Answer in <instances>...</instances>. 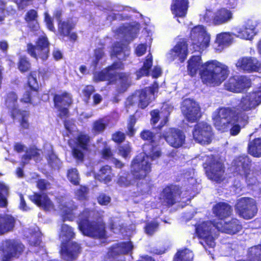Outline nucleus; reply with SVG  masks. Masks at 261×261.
Returning a JSON list of instances; mask_svg holds the SVG:
<instances>
[{
	"mask_svg": "<svg viewBox=\"0 0 261 261\" xmlns=\"http://www.w3.org/2000/svg\"><path fill=\"white\" fill-rule=\"evenodd\" d=\"M187 72L191 77H195L199 72L203 84L209 86H218L228 77V67L214 60L202 63L200 55H193L188 61Z\"/></svg>",
	"mask_w": 261,
	"mask_h": 261,
	"instance_id": "nucleus-1",
	"label": "nucleus"
},
{
	"mask_svg": "<svg viewBox=\"0 0 261 261\" xmlns=\"http://www.w3.org/2000/svg\"><path fill=\"white\" fill-rule=\"evenodd\" d=\"M216 128L221 133L229 132L231 136L238 135L241 128L249 122V116L246 113L237 112L234 107H221L216 111L213 118Z\"/></svg>",
	"mask_w": 261,
	"mask_h": 261,
	"instance_id": "nucleus-2",
	"label": "nucleus"
},
{
	"mask_svg": "<svg viewBox=\"0 0 261 261\" xmlns=\"http://www.w3.org/2000/svg\"><path fill=\"white\" fill-rule=\"evenodd\" d=\"M17 68L21 73L29 72L27 76V85L29 87L22 94L20 101L23 104L36 105V99L39 97V87L36 77V70H31L32 64L25 55L20 56L17 63Z\"/></svg>",
	"mask_w": 261,
	"mask_h": 261,
	"instance_id": "nucleus-3",
	"label": "nucleus"
},
{
	"mask_svg": "<svg viewBox=\"0 0 261 261\" xmlns=\"http://www.w3.org/2000/svg\"><path fill=\"white\" fill-rule=\"evenodd\" d=\"M91 211L85 208L79 216L77 223L83 234L93 238L103 239L106 236V224L100 221H90Z\"/></svg>",
	"mask_w": 261,
	"mask_h": 261,
	"instance_id": "nucleus-4",
	"label": "nucleus"
},
{
	"mask_svg": "<svg viewBox=\"0 0 261 261\" xmlns=\"http://www.w3.org/2000/svg\"><path fill=\"white\" fill-rule=\"evenodd\" d=\"M205 174L208 179L217 183H221L224 179L225 165L213 154L207 156L205 162L203 163Z\"/></svg>",
	"mask_w": 261,
	"mask_h": 261,
	"instance_id": "nucleus-5",
	"label": "nucleus"
},
{
	"mask_svg": "<svg viewBox=\"0 0 261 261\" xmlns=\"http://www.w3.org/2000/svg\"><path fill=\"white\" fill-rule=\"evenodd\" d=\"M50 43L46 35H41L38 37L35 44L28 43L27 44V53L36 60L39 59L42 61L47 60L50 53Z\"/></svg>",
	"mask_w": 261,
	"mask_h": 261,
	"instance_id": "nucleus-6",
	"label": "nucleus"
},
{
	"mask_svg": "<svg viewBox=\"0 0 261 261\" xmlns=\"http://www.w3.org/2000/svg\"><path fill=\"white\" fill-rule=\"evenodd\" d=\"M24 246L15 239H6L0 244V251L3 253L0 261H12L18 258L23 253Z\"/></svg>",
	"mask_w": 261,
	"mask_h": 261,
	"instance_id": "nucleus-7",
	"label": "nucleus"
},
{
	"mask_svg": "<svg viewBox=\"0 0 261 261\" xmlns=\"http://www.w3.org/2000/svg\"><path fill=\"white\" fill-rule=\"evenodd\" d=\"M180 109L181 114L188 122H196L202 116L199 105L190 98H185L182 101Z\"/></svg>",
	"mask_w": 261,
	"mask_h": 261,
	"instance_id": "nucleus-8",
	"label": "nucleus"
},
{
	"mask_svg": "<svg viewBox=\"0 0 261 261\" xmlns=\"http://www.w3.org/2000/svg\"><path fill=\"white\" fill-rule=\"evenodd\" d=\"M124 61L118 60L113 62L111 65L103 70L94 74V80L95 82L108 81V84L113 85L117 82V73L111 72V71L123 70L124 68Z\"/></svg>",
	"mask_w": 261,
	"mask_h": 261,
	"instance_id": "nucleus-9",
	"label": "nucleus"
},
{
	"mask_svg": "<svg viewBox=\"0 0 261 261\" xmlns=\"http://www.w3.org/2000/svg\"><path fill=\"white\" fill-rule=\"evenodd\" d=\"M53 101L54 107L59 111L60 118H66L69 116V108L73 103L71 94L66 91L53 95Z\"/></svg>",
	"mask_w": 261,
	"mask_h": 261,
	"instance_id": "nucleus-10",
	"label": "nucleus"
},
{
	"mask_svg": "<svg viewBox=\"0 0 261 261\" xmlns=\"http://www.w3.org/2000/svg\"><path fill=\"white\" fill-rule=\"evenodd\" d=\"M235 210L239 216L246 220L254 217L258 210L256 201L252 198L245 197L238 200Z\"/></svg>",
	"mask_w": 261,
	"mask_h": 261,
	"instance_id": "nucleus-11",
	"label": "nucleus"
},
{
	"mask_svg": "<svg viewBox=\"0 0 261 261\" xmlns=\"http://www.w3.org/2000/svg\"><path fill=\"white\" fill-rule=\"evenodd\" d=\"M134 245L130 241L115 243L109 248L103 257L102 261H120L118 256L121 254H128L132 251Z\"/></svg>",
	"mask_w": 261,
	"mask_h": 261,
	"instance_id": "nucleus-12",
	"label": "nucleus"
},
{
	"mask_svg": "<svg viewBox=\"0 0 261 261\" xmlns=\"http://www.w3.org/2000/svg\"><path fill=\"white\" fill-rule=\"evenodd\" d=\"M151 171V164L145 157L136 156L132 161L130 172L135 180L145 178Z\"/></svg>",
	"mask_w": 261,
	"mask_h": 261,
	"instance_id": "nucleus-13",
	"label": "nucleus"
},
{
	"mask_svg": "<svg viewBox=\"0 0 261 261\" xmlns=\"http://www.w3.org/2000/svg\"><path fill=\"white\" fill-rule=\"evenodd\" d=\"M90 137L89 135L80 133L75 138V146L72 148L73 157L80 162L84 160V153L83 151H88L90 147Z\"/></svg>",
	"mask_w": 261,
	"mask_h": 261,
	"instance_id": "nucleus-14",
	"label": "nucleus"
},
{
	"mask_svg": "<svg viewBox=\"0 0 261 261\" xmlns=\"http://www.w3.org/2000/svg\"><path fill=\"white\" fill-rule=\"evenodd\" d=\"M182 193L179 185L169 184L165 187L161 193V199L168 207L174 205Z\"/></svg>",
	"mask_w": 261,
	"mask_h": 261,
	"instance_id": "nucleus-15",
	"label": "nucleus"
},
{
	"mask_svg": "<svg viewBox=\"0 0 261 261\" xmlns=\"http://www.w3.org/2000/svg\"><path fill=\"white\" fill-rule=\"evenodd\" d=\"M192 134L194 140L201 144L210 143L213 136L212 126L204 122L195 125Z\"/></svg>",
	"mask_w": 261,
	"mask_h": 261,
	"instance_id": "nucleus-16",
	"label": "nucleus"
},
{
	"mask_svg": "<svg viewBox=\"0 0 261 261\" xmlns=\"http://www.w3.org/2000/svg\"><path fill=\"white\" fill-rule=\"evenodd\" d=\"M261 103V91L250 92L243 96L238 104L239 112L249 111L255 108Z\"/></svg>",
	"mask_w": 261,
	"mask_h": 261,
	"instance_id": "nucleus-17",
	"label": "nucleus"
},
{
	"mask_svg": "<svg viewBox=\"0 0 261 261\" xmlns=\"http://www.w3.org/2000/svg\"><path fill=\"white\" fill-rule=\"evenodd\" d=\"M81 245L76 242L61 243L59 253L63 259L65 261H74L81 253Z\"/></svg>",
	"mask_w": 261,
	"mask_h": 261,
	"instance_id": "nucleus-18",
	"label": "nucleus"
},
{
	"mask_svg": "<svg viewBox=\"0 0 261 261\" xmlns=\"http://www.w3.org/2000/svg\"><path fill=\"white\" fill-rule=\"evenodd\" d=\"M163 138L172 147L178 148L185 142V135L182 130L173 127L169 128L163 134Z\"/></svg>",
	"mask_w": 261,
	"mask_h": 261,
	"instance_id": "nucleus-19",
	"label": "nucleus"
},
{
	"mask_svg": "<svg viewBox=\"0 0 261 261\" xmlns=\"http://www.w3.org/2000/svg\"><path fill=\"white\" fill-rule=\"evenodd\" d=\"M251 161L248 155L239 156L236 161V170L237 174L244 178L247 182H251L252 177L250 169Z\"/></svg>",
	"mask_w": 261,
	"mask_h": 261,
	"instance_id": "nucleus-20",
	"label": "nucleus"
},
{
	"mask_svg": "<svg viewBox=\"0 0 261 261\" xmlns=\"http://www.w3.org/2000/svg\"><path fill=\"white\" fill-rule=\"evenodd\" d=\"M196 233L198 238L202 239L200 243L205 248H214L215 242L212 236L211 228L206 223L203 222L196 226Z\"/></svg>",
	"mask_w": 261,
	"mask_h": 261,
	"instance_id": "nucleus-21",
	"label": "nucleus"
},
{
	"mask_svg": "<svg viewBox=\"0 0 261 261\" xmlns=\"http://www.w3.org/2000/svg\"><path fill=\"white\" fill-rule=\"evenodd\" d=\"M236 67L248 73L258 72L261 70V62L254 57H245L239 59Z\"/></svg>",
	"mask_w": 261,
	"mask_h": 261,
	"instance_id": "nucleus-22",
	"label": "nucleus"
},
{
	"mask_svg": "<svg viewBox=\"0 0 261 261\" xmlns=\"http://www.w3.org/2000/svg\"><path fill=\"white\" fill-rule=\"evenodd\" d=\"M215 226L219 231L230 235L239 232L243 228L242 222L236 218H232L223 223L220 222H217Z\"/></svg>",
	"mask_w": 261,
	"mask_h": 261,
	"instance_id": "nucleus-23",
	"label": "nucleus"
},
{
	"mask_svg": "<svg viewBox=\"0 0 261 261\" xmlns=\"http://www.w3.org/2000/svg\"><path fill=\"white\" fill-rule=\"evenodd\" d=\"M170 54L173 60L177 59L180 63H183L189 54L188 39L185 38L179 39L170 50Z\"/></svg>",
	"mask_w": 261,
	"mask_h": 261,
	"instance_id": "nucleus-24",
	"label": "nucleus"
},
{
	"mask_svg": "<svg viewBox=\"0 0 261 261\" xmlns=\"http://www.w3.org/2000/svg\"><path fill=\"white\" fill-rule=\"evenodd\" d=\"M74 27L75 23L71 19L60 21L58 23V34L62 38L68 37L69 39L74 42L77 38V36L75 32L71 33Z\"/></svg>",
	"mask_w": 261,
	"mask_h": 261,
	"instance_id": "nucleus-25",
	"label": "nucleus"
},
{
	"mask_svg": "<svg viewBox=\"0 0 261 261\" xmlns=\"http://www.w3.org/2000/svg\"><path fill=\"white\" fill-rule=\"evenodd\" d=\"M16 219L11 214H0V235L2 236L14 230Z\"/></svg>",
	"mask_w": 261,
	"mask_h": 261,
	"instance_id": "nucleus-26",
	"label": "nucleus"
},
{
	"mask_svg": "<svg viewBox=\"0 0 261 261\" xmlns=\"http://www.w3.org/2000/svg\"><path fill=\"white\" fill-rule=\"evenodd\" d=\"M170 113L168 109L166 108L163 109V106L161 108V111L158 109H154L151 111L150 112L151 124L153 125L156 124L160 118V115H161L162 119L158 126L159 129H161L168 122Z\"/></svg>",
	"mask_w": 261,
	"mask_h": 261,
	"instance_id": "nucleus-27",
	"label": "nucleus"
},
{
	"mask_svg": "<svg viewBox=\"0 0 261 261\" xmlns=\"http://www.w3.org/2000/svg\"><path fill=\"white\" fill-rule=\"evenodd\" d=\"M232 208L228 203L219 202L213 207V213L219 220H222L232 214Z\"/></svg>",
	"mask_w": 261,
	"mask_h": 261,
	"instance_id": "nucleus-28",
	"label": "nucleus"
},
{
	"mask_svg": "<svg viewBox=\"0 0 261 261\" xmlns=\"http://www.w3.org/2000/svg\"><path fill=\"white\" fill-rule=\"evenodd\" d=\"M130 55V49L122 43L115 42L111 47L110 56L111 58H117L118 60L126 61Z\"/></svg>",
	"mask_w": 261,
	"mask_h": 261,
	"instance_id": "nucleus-29",
	"label": "nucleus"
},
{
	"mask_svg": "<svg viewBox=\"0 0 261 261\" xmlns=\"http://www.w3.org/2000/svg\"><path fill=\"white\" fill-rule=\"evenodd\" d=\"M30 200L38 206L42 207L45 211H48L53 207V204L48 196L45 194L34 192L29 196Z\"/></svg>",
	"mask_w": 261,
	"mask_h": 261,
	"instance_id": "nucleus-30",
	"label": "nucleus"
},
{
	"mask_svg": "<svg viewBox=\"0 0 261 261\" xmlns=\"http://www.w3.org/2000/svg\"><path fill=\"white\" fill-rule=\"evenodd\" d=\"M233 19L232 12L225 7L220 8L215 11V25L226 24Z\"/></svg>",
	"mask_w": 261,
	"mask_h": 261,
	"instance_id": "nucleus-31",
	"label": "nucleus"
},
{
	"mask_svg": "<svg viewBox=\"0 0 261 261\" xmlns=\"http://www.w3.org/2000/svg\"><path fill=\"white\" fill-rule=\"evenodd\" d=\"M188 7V0H174L171 5V10L175 17H184L187 15Z\"/></svg>",
	"mask_w": 261,
	"mask_h": 261,
	"instance_id": "nucleus-32",
	"label": "nucleus"
},
{
	"mask_svg": "<svg viewBox=\"0 0 261 261\" xmlns=\"http://www.w3.org/2000/svg\"><path fill=\"white\" fill-rule=\"evenodd\" d=\"M32 159L36 162H40L42 159L40 149L35 146H30L25 151V153L21 157V164L23 166L28 164Z\"/></svg>",
	"mask_w": 261,
	"mask_h": 261,
	"instance_id": "nucleus-33",
	"label": "nucleus"
},
{
	"mask_svg": "<svg viewBox=\"0 0 261 261\" xmlns=\"http://www.w3.org/2000/svg\"><path fill=\"white\" fill-rule=\"evenodd\" d=\"M18 115L20 116L19 120L20 127L22 129H29L30 128V123L28 120L29 112L25 110H21L16 107L12 108L11 111V117L15 119Z\"/></svg>",
	"mask_w": 261,
	"mask_h": 261,
	"instance_id": "nucleus-34",
	"label": "nucleus"
},
{
	"mask_svg": "<svg viewBox=\"0 0 261 261\" xmlns=\"http://www.w3.org/2000/svg\"><path fill=\"white\" fill-rule=\"evenodd\" d=\"M190 37L192 39L197 38L198 40H199V38H202L203 40L200 45L205 47L209 45L210 36L203 31V28L201 26L194 27L191 31Z\"/></svg>",
	"mask_w": 261,
	"mask_h": 261,
	"instance_id": "nucleus-35",
	"label": "nucleus"
},
{
	"mask_svg": "<svg viewBox=\"0 0 261 261\" xmlns=\"http://www.w3.org/2000/svg\"><path fill=\"white\" fill-rule=\"evenodd\" d=\"M247 152L253 157H261V138H254L248 143Z\"/></svg>",
	"mask_w": 261,
	"mask_h": 261,
	"instance_id": "nucleus-36",
	"label": "nucleus"
},
{
	"mask_svg": "<svg viewBox=\"0 0 261 261\" xmlns=\"http://www.w3.org/2000/svg\"><path fill=\"white\" fill-rule=\"evenodd\" d=\"M152 57L151 54L149 53L146 56L142 67L136 72L138 78L149 75L150 71L152 66Z\"/></svg>",
	"mask_w": 261,
	"mask_h": 261,
	"instance_id": "nucleus-37",
	"label": "nucleus"
},
{
	"mask_svg": "<svg viewBox=\"0 0 261 261\" xmlns=\"http://www.w3.org/2000/svg\"><path fill=\"white\" fill-rule=\"evenodd\" d=\"M112 168L111 166L106 165L102 166L99 173L97 175V178L99 181L108 184L112 180Z\"/></svg>",
	"mask_w": 261,
	"mask_h": 261,
	"instance_id": "nucleus-38",
	"label": "nucleus"
},
{
	"mask_svg": "<svg viewBox=\"0 0 261 261\" xmlns=\"http://www.w3.org/2000/svg\"><path fill=\"white\" fill-rule=\"evenodd\" d=\"M247 255L248 261H261V244L249 248Z\"/></svg>",
	"mask_w": 261,
	"mask_h": 261,
	"instance_id": "nucleus-39",
	"label": "nucleus"
},
{
	"mask_svg": "<svg viewBox=\"0 0 261 261\" xmlns=\"http://www.w3.org/2000/svg\"><path fill=\"white\" fill-rule=\"evenodd\" d=\"M136 97L137 96H134L133 98ZM137 100H138V107L141 109H145L149 105L151 100L148 97L146 89H141L140 91Z\"/></svg>",
	"mask_w": 261,
	"mask_h": 261,
	"instance_id": "nucleus-40",
	"label": "nucleus"
},
{
	"mask_svg": "<svg viewBox=\"0 0 261 261\" xmlns=\"http://www.w3.org/2000/svg\"><path fill=\"white\" fill-rule=\"evenodd\" d=\"M61 236L64 238L62 243H69L75 237L73 229L66 224H62L61 227Z\"/></svg>",
	"mask_w": 261,
	"mask_h": 261,
	"instance_id": "nucleus-41",
	"label": "nucleus"
},
{
	"mask_svg": "<svg viewBox=\"0 0 261 261\" xmlns=\"http://www.w3.org/2000/svg\"><path fill=\"white\" fill-rule=\"evenodd\" d=\"M193 254L187 249L179 250L175 254L173 261H193Z\"/></svg>",
	"mask_w": 261,
	"mask_h": 261,
	"instance_id": "nucleus-42",
	"label": "nucleus"
},
{
	"mask_svg": "<svg viewBox=\"0 0 261 261\" xmlns=\"http://www.w3.org/2000/svg\"><path fill=\"white\" fill-rule=\"evenodd\" d=\"M232 38L229 32H223L217 35L216 42L219 47L229 45L232 42Z\"/></svg>",
	"mask_w": 261,
	"mask_h": 261,
	"instance_id": "nucleus-43",
	"label": "nucleus"
},
{
	"mask_svg": "<svg viewBox=\"0 0 261 261\" xmlns=\"http://www.w3.org/2000/svg\"><path fill=\"white\" fill-rule=\"evenodd\" d=\"M215 12H214L212 9H206L203 14L199 15V20L202 23L208 25H215Z\"/></svg>",
	"mask_w": 261,
	"mask_h": 261,
	"instance_id": "nucleus-44",
	"label": "nucleus"
},
{
	"mask_svg": "<svg viewBox=\"0 0 261 261\" xmlns=\"http://www.w3.org/2000/svg\"><path fill=\"white\" fill-rule=\"evenodd\" d=\"M129 75L126 72L117 73V77L119 80L120 83V87L117 89V91L119 93L124 92L129 86L128 83Z\"/></svg>",
	"mask_w": 261,
	"mask_h": 261,
	"instance_id": "nucleus-45",
	"label": "nucleus"
},
{
	"mask_svg": "<svg viewBox=\"0 0 261 261\" xmlns=\"http://www.w3.org/2000/svg\"><path fill=\"white\" fill-rule=\"evenodd\" d=\"M18 97V95L15 91H9L7 92L4 97V105L8 108L13 107L14 108L17 102Z\"/></svg>",
	"mask_w": 261,
	"mask_h": 261,
	"instance_id": "nucleus-46",
	"label": "nucleus"
},
{
	"mask_svg": "<svg viewBox=\"0 0 261 261\" xmlns=\"http://www.w3.org/2000/svg\"><path fill=\"white\" fill-rule=\"evenodd\" d=\"M9 188L4 184L0 182V207L6 208L8 206Z\"/></svg>",
	"mask_w": 261,
	"mask_h": 261,
	"instance_id": "nucleus-47",
	"label": "nucleus"
},
{
	"mask_svg": "<svg viewBox=\"0 0 261 261\" xmlns=\"http://www.w3.org/2000/svg\"><path fill=\"white\" fill-rule=\"evenodd\" d=\"M108 123L103 118H99L93 123L92 131L95 135L102 133L106 128Z\"/></svg>",
	"mask_w": 261,
	"mask_h": 261,
	"instance_id": "nucleus-48",
	"label": "nucleus"
},
{
	"mask_svg": "<svg viewBox=\"0 0 261 261\" xmlns=\"http://www.w3.org/2000/svg\"><path fill=\"white\" fill-rule=\"evenodd\" d=\"M136 122L137 119L135 115H130L127 123V130L125 132V135L129 137H134L136 132V129L135 128Z\"/></svg>",
	"mask_w": 261,
	"mask_h": 261,
	"instance_id": "nucleus-49",
	"label": "nucleus"
},
{
	"mask_svg": "<svg viewBox=\"0 0 261 261\" xmlns=\"http://www.w3.org/2000/svg\"><path fill=\"white\" fill-rule=\"evenodd\" d=\"M37 12L34 9L29 10L25 14L24 19L25 21L29 24L31 22L35 21V23L33 24L32 29L36 30L38 27V23L37 22Z\"/></svg>",
	"mask_w": 261,
	"mask_h": 261,
	"instance_id": "nucleus-50",
	"label": "nucleus"
},
{
	"mask_svg": "<svg viewBox=\"0 0 261 261\" xmlns=\"http://www.w3.org/2000/svg\"><path fill=\"white\" fill-rule=\"evenodd\" d=\"M141 138L148 142L152 146L156 144L155 134L148 129H143L140 134Z\"/></svg>",
	"mask_w": 261,
	"mask_h": 261,
	"instance_id": "nucleus-51",
	"label": "nucleus"
},
{
	"mask_svg": "<svg viewBox=\"0 0 261 261\" xmlns=\"http://www.w3.org/2000/svg\"><path fill=\"white\" fill-rule=\"evenodd\" d=\"M251 86V82L245 76H238V85L237 93L241 92L244 90L249 88Z\"/></svg>",
	"mask_w": 261,
	"mask_h": 261,
	"instance_id": "nucleus-52",
	"label": "nucleus"
},
{
	"mask_svg": "<svg viewBox=\"0 0 261 261\" xmlns=\"http://www.w3.org/2000/svg\"><path fill=\"white\" fill-rule=\"evenodd\" d=\"M95 91V89L92 85H86L82 89V92L84 96L83 101L88 103L91 98V95Z\"/></svg>",
	"mask_w": 261,
	"mask_h": 261,
	"instance_id": "nucleus-53",
	"label": "nucleus"
},
{
	"mask_svg": "<svg viewBox=\"0 0 261 261\" xmlns=\"http://www.w3.org/2000/svg\"><path fill=\"white\" fill-rule=\"evenodd\" d=\"M238 85V76H233L230 77L225 84L226 89L229 91L237 92Z\"/></svg>",
	"mask_w": 261,
	"mask_h": 261,
	"instance_id": "nucleus-54",
	"label": "nucleus"
},
{
	"mask_svg": "<svg viewBox=\"0 0 261 261\" xmlns=\"http://www.w3.org/2000/svg\"><path fill=\"white\" fill-rule=\"evenodd\" d=\"M68 180L74 185L77 186L80 184L79 173L77 169H70L67 172Z\"/></svg>",
	"mask_w": 261,
	"mask_h": 261,
	"instance_id": "nucleus-55",
	"label": "nucleus"
},
{
	"mask_svg": "<svg viewBox=\"0 0 261 261\" xmlns=\"http://www.w3.org/2000/svg\"><path fill=\"white\" fill-rule=\"evenodd\" d=\"M159 223L156 221H151L147 223L145 226V232L149 235H153L159 228Z\"/></svg>",
	"mask_w": 261,
	"mask_h": 261,
	"instance_id": "nucleus-56",
	"label": "nucleus"
},
{
	"mask_svg": "<svg viewBox=\"0 0 261 261\" xmlns=\"http://www.w3.org/2000/svg\"><path fill=\"white\" fill-rule=\"evenodd\" d=\"M36 187L40 191L44 192L50 189L51 185L46 179L40 178L36 181Z\"/></svg>",
	"mask_w": 261,
	"mask_h": 261,
	"instance_id": "nucleus-57",
	"label": "nucleus"
},
{
	"mask_svg": "<svg viewBox=\"0 0 261 261\" xmlns=\"http://www.w3.org/2000/svg\"><path fill=\"white\" fill-rule=\"evenodd\" d=\"M118 151L120 155L124 158H127L131 151V147L129 143L119 145Z\"/></svg>",
	"mask_w": 261,
	"mask_h": 261,
	"instance_id": "nucleus-58",
	"label": "nucleus"
},
{
	"mask_svg": "<svg viewBox=\"0 0 261 261\" xmlns=\"http://www.w3.org/2000/svg\"><path fill=\"white\" fill-rule=\"evenodd\" d=\"M128 174L119 176L118 178L117 183L121 187H128L132 185L133 180L131 178H129Z\"/></svg>",
	"mask_w": 261,
	"mask_h": 261,
	"instance_id": "nucleus-59",
	"label": "nucleus"
},
{
	"mask_svg": "<svg viewBox=\"0 0 261 261\" xmlns=\"http://www.w3.org/2000/svg\"><path fill=\"white\" fill-rule=\"evenodd\" d=\"M125 134L120 131H117L112 135V140L118 144L122 143L125 140Z\"/></svg>",
	"mask_w": 261,
	"mask_h": 261,
	"instance_id": "nucleus-60",
	"label": "nucleus"
},
{
	"mask_svg": "<svg viewBox=\"0 0 261 261\" xmlns=\"http://www.w3.org/2000/svg\"><path fill=\"white\" fill-rule=\"evenodd\" d=\"M239 35L243 39H250L253 36V30L246 27L243 28L240 30Z\"/></svg>",
	"mask_w": 261,
	"mask_h": 261,
	"instance_id": "nucleus-61",
	"label": "nucleus"
},
{
	"mask_svg": "<svg viewBox=\"0 0 261 261\" xmlns=\"http://www.w3.org/2000/svg\"><path fill=\"white\" fill-rule=\"evenodd\" d=\"M44 22H45L46 27L49 31L55 32L56 29L54 27L53 19L46 12L44 13Z\"/></svg>",
	"mask_w": 261,
	"mask_h": 261,
	"instance_id": "nucleus-62",
	"label": "nucleus"
},
{
	"mask_svg": "<svg viewBox=\"0 0 261 261\" xmlns=\"http://www.w3.org/2000/svg\"><path fill=\"white\" fill-rule=\"evenodd\" d=\"M101 154L102 158L106 160L113 158V153L110 147H105L101 151Z\"/></svg>",
	"mask_w": 261,
	"mask_h": 261,
	"instance_id": "nucleus-63",
	"label": "nucleus"
},
{
	"mask_svg": "<svg viewBox=\"0 0 261 261\" xmlns=\"http://www.w3.org/2000/svg\"><path fill=\"white\" fill-rule=\"evenodd\" d=\"M111 201V198L105 194H101L97 197L98 203L102 205L108 204Z\"/></svg>",
	"mask_w": 261,
	"mask_h": 261,
	"instance_id": "nucleus-64",
	"label": "nucleus"
}]
</instances>
